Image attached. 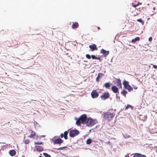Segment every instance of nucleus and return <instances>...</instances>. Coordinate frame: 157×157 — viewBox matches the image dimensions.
I'll use <instances>...</instances> for the list:
<instances>
[{"instance_id": "f257e3e1", "label": "nucleus", "mask_w": 157, "mask_h": 157, "mask_svg": "<svg viewBox=\"0 0 157 157\" xmlns=\"http://www.w3.org/2000/svg\"><path fill=\"white\" fill-rule=\"evenodd\" d=\"M115 114L113 113L106 112L102 114L103 119L107 120L108 121H111L114 117Z\"/></svg>"}, {"instance_id": "f03ea898", "label": "nucleus", "mask_w": 157, "mask_h": 157, "mask_svg": "<svg viewBox=\"0 0 157 157\" xmlns=\"http://www.w3.org/2000/svg\"><path fill=\"white\" fill-rule=\"evenodd\" d=\"M97 123L98 121L96 119H93L90 117H89L86 126L88 127H91Z\"/></svg>"}, {"instance_id": "7ed1b4c3", "label": "nucleus", "mask_w": 157, "mask_h": 157, "mask_svg": "<svg viewBox=\"0 0 157 157\" xmlns=\"http://www.w3.org/2000/svg\"><path fill=\"white\" fill-rule=\"evenodd\" d=\"M80 132L79 131L75 128L73 129L69 130V136L71 137H74L79 135Z\"/></svg>"}, {"instance_id": "20e7f679", "label": "nucleus", "mask_w": 157, "mask_h": 157, "mask_svg": "<svg viewBox=\"0 0 157 157\" xmlns=\"http://www.w3.org/2000/svg\"><path fill=\"white\" fill-rule=\"evenodd\" d=\"M81 122L82 124H86L88 121V117H87L86 114H83L81 115Z\"/></svg>"}, {"instance_id": "39448f33", "label": "nucleus", "mask_w": 157, "mask_h": 157, "mask_svg": "<svg viewBox=\"0 0 157 157\" xmlns=\"http://www.w3.org/2000/svg\"><path fill=\"white\" fill-rule=\"evenodd\" d=\"M110 94L108 91H106L103 93V94L100 96V98L103 100H105L108 99L110 96Z\"/></svg>"}, {"instance_id": "423d86ee", "label": "nucleus", "mask_w": 157, "mask_h": 157, "mask_svg": "<svg viewBox=\"0 0 157 157\" xmlns=\"http://www.w3.org/2000/svg\"><path fill=\"white\" fill-rule=\"evenodd\" d=\"M63 140H62L59 137H58L53 141V144H57L60 145L61 144L63 143Z\"/></svg>"}, {"instance_id": "0eeeda50", "label": "nucleus", "mask_w": 157, "mask_h": 157, "mask_svg": "<svg viewBox=\"0 0 157 157\" xmlns=\"http://www.w3.org/2000/svg\"><path fill=\"white\" fill-rule=\"evenodd\" d=\"M116 81H114V83L115 84H117V86L119 88H122V83L121 81L119 78H116Z\"/></svg>"}, {"instance_id": "6e6552de", "label": "nucleus", "mask_w": 157, "mask_h": 157, "mask_svg": "<svg viewBox=\"0 0 157 157\" xmlns=\"http://www.w3.org/2000/svg\"><path fill=\"white\" fill-rule=\"evenodd\" d=\"M91 95L93 98H96L98 96L99 94L96 90H93L91 93Z\"/></svg>"}, {"instance_id": "1a4fd4ad", "label": "nucleus", "mask_w": 157, "mask_h": 157, "mask_svg": "<svg viewBox=\"0 0 157 157\" xmlns=\"http://www.w3.org/2000/svg\"><path fill=\"white\" fill-rule=\"evenodd\" d=\"M100 53L103 54V57L106 58L107 56L109 54V51H106L105 50L102 48L100 50Z\"/></svg>"}, {"instance_id": "9d476101", "label": "nucleus", "mask_w": 157, "mask_h": 157, "mask_svg": "<svg viewBox=\"0 0 157 157\" xmlns=\"http://www.w3.org/2000/svg\"><path fill=\"white\" fill-rule=\"evenodd\" d=\"M119 88L117 86L113 85L111 87V90L114 93H119Z\"/></svg>"}, {"instance_id": "9b49d317", "label": "nucleus", "mask_w": 157, "mask_h": 157, "mask_svg": "<svg viewBox=\"0 0 157 157\" xmlns=\"http://www.w3.org/2000/svg\"><path fill=\"white\" fill-rule=\"evenodd\" d=\"M89 48L91 51H94L95 50H98L97 45L95 44H93L90 45Z\"/></svg>"}, {"instance_id": "f8f14e48", "label": "nucleus", "mask_w": 157, "mask_h": 157, "mask_svg": "<svg viewBox=\"0 0 157 157\" xmlns=\"http://www.w3.org/2000/svg\"><path fill=\"white\" fill-rule=\"evenodd\" d=\"M35 147L36 151L39 152H40L44 150L43 148L40 145H35Z\"/></svg>"}, {"instance_id": "ddd939ff", "label": "nucleus", "mask_w": 157, "mask_h": 157, "mask_svg": "<svg viewBox=\"0 0 157 157\" xmlns=\"http://www.w3.org/2000/svg\"><path fill=\"white\" fill-rule=\"evenodd\" d=\"M104 75L102 73H99L98 74V76L96 78V81L98 82L99 81L100 79L102 78V77Z\"/></svg>"}, {"instance_id": "4468645a", "label": "nucleus", "mask_w": 157, "mask_h": 157, "mask_svg": "<svg viewBox=\"0 0 157 157\" xmlns=\"http://www.w3.org/2000/svg\"><path fill=\"white\" fill-rule=\"evenodd\" d=\"M133 157H147L146 155H143L140 153H136L133 154Z\"/></svg>"}, {"instance_id": "2eb2a0df", "label": "nucleus", "mask_w": 157, "mask_h": 157, "mask_svg": "<svg viewBox=\"0 0 157 157\" xmlns=\"http://www.w3.org/2000/svg\"><path fill=\"white\" fill-rule=\"evenodd\" d=\"M112 84V83L110 82H105L103 85V86L105 87L107 89H109Z\"/></svg>"}, {"instance_id": "dca6fc26", "label": "nucleus", "mask_w": 157, "mask_h": 157, "mask_svg": "<svg viewBox=\"0 0 157 157\" xmlns=\"http://www.w3.org/2000/svg\"><path fill=\"white\" fill-rule=\"evenodd\" d=\"M122 84L124 86V89L127 88L130 85L128 82L126 80H124L123 81Z\"/></svg>"}, {"instance_id": "f3484780", "label": "nucleus", "mask_w": 157, "mask_h": 157, "mask_svg": "<svg viewBox=\"0 0 157 157\" xmlns=\"http://www.w3.org/2000/svg\"><path fill=\"white\" fill-rule=\"evenodd\" d=\"M79 25L78 22H73L71 27L73 29H75L78 27Z\"/></svg>"}, {"instance_id": "a211bd4d", "label": "nucleus", "mask_w": 157, "mask_h": 157, "mask_svg": "<svg viewBox=\"0 0 157 157\" xmlns=\"http://www.w3.org/2000/svg\"><path fill=\"white\" fill-rule=\"evenodd\" d=\"M9 153L11 156H13L16 155V151L14 149L11 150L9 151Z\"/></svg>"}, {"instance_id": "6ab92c4d", "label": "nucleus", "mask_w": 157, "mask_h": 157, "mask_svg": "<svg viewBox=\"0 0 157 157\" xmlns=\"http://www.w3.org/2000/svg\"><path fill=\"white\" fill-rule=\"evenodd\" d=\"M128 93V92L124 89H123L121 92V94L125 98L126 97V94H127Z\"/></svg>"}, {"instance_id": "aec40b11", "label": "nucleus", "mask_w": 157, "mask_h": 157, "mask_svg": "<svg viewBox=\"0 0 157 157\" xmlns=\"http://www.w3.org/2000/svg\"><path fill=\"white\" fill-rule=\"evenodd\" d=\"M140 37H136L134 39H132L131 41L132 43H135L136 41H137L140 40Z\"/></svg>"}, {"instance_id": "412c9836", "label": "nucleus", "mask_w": 157, "mask_h": 157, "mask_svg": "<svg viewBox=\"0 0 157 157\" xmlns=\"http://www.w3.org/2000/svg\"><path fill=\"white\" fill-rule=\"evenodd\" d=\"M129 108H130L132 109H133L134 108V107L131 105L128 104L125 107V110H127Z\"/></svg>"}, {"instance_id": "4be33fe9", "label": "nucleus", "mask_w": 157, "mask_h": 157, "mask_svg": "<svg viewBox=\"0 0 157 157\" xmlns=\"http://www.w3.org/2000/svg\"><path fill=\"white\" fill-rule=\"evenodd\" d=\"M36 133L33 131H32L31 134L28 136L30 138L33 137L34 136L36 135Z\"/></svg>"}, {"instance_id": "5701e85b", "label": "nucleus", "mask_w": 157, "mask_h": 157, "mask_svg": "<svg viewBox=\"0 0 157 157\" xmlns=\"http://www.w3.org/2000/svg\"><path fill=\"white\" fill-rule=\"evenodd\" d=\"M92 140L90 138H89L86 140V144L89 145L92 143Z\"/></svg>"}, {"instance_id": "b1692460", "label": "nucleus", "mask_w": 157, "mask_h": 157, "mask_svg": "<svg viewBox=\"0 0 157 157\" xmlns=\"http://www.w3.org/2000/svg\"><path fill=\"white\" fill-rule=\"evenodd\" d=\"M125 89L127 90L129 92H131L133 90V88L130 85H129L127 88Z\"/></svg>"}, {"instance_id": "393cba45", "label": "nucleus", "mask_w": 157, "mask_h": 157, "mask_svg": "<svg viewBox=\"0 0 157 157\" xmlns=\"http://www.w3.org/2000/svg\"><path fill=\"white\" fill-rule=\"evenodd\" d=\"M67 146H64V147H59L58 148H53V149H57V150H65V149L67 148Z\"/></svg>"}, {"instance_id": "a878e982", "label": "nucleus", "mask_w": 157, "mask_h": 157, "mask_svg": "<svg viewBox=\"0 0 157 157\" xmlns=\"http://www.w3.org/2000/svg\"><path fill=\"white\" fill-rule=\"evenodd\" d=\"M33 124L34 126L35 127L38 128L40 127V124L38 123H37L36 121H34Z\"/></svg>"}, {"instance_id": "bb28decb", "label": "nucleus", "mask_w": 157, "mask_h": 157, "mask_svg": "<svg viewBox=\"0 0 157 157\" xmlns=\"http://www.w3.org/2000/svg\"><path fill=\"white\" fill-rule=\"evenodd\" d=\"M123 135L124 137L126 139L129 138L131 137V136L130 135H128V134L127 133L123 134Z\"/></svg>"}, {"instance_id": "cd10ccee", "label": "nucleus", "mask_w": 157, "mask_h": 157, "mask_svg": "<svg viewBox=\"0 0 157 157\" xmlns=\"http://www.w3.org/2000/svg\"><path fill=\"white\" fill-rule=\"evenodd\" d=\"M44 144L43 142H34V144L35 145H42V144Z\"/></svg>"}, {"instance_id": "c85d7f7f", "label": "nucleus", "mask_w": 157, "mask_h": 157, "mask_svg": "<svg viewBox=\"0 0 157 157\" xmlns=\"http://www.w3.org/2000/svg\"><path fill=\"white\" fill-rule=\"evenodd\" d=\"M137 21L138 22L141 23L142 25H143L144 23V21L142 20L141 18L137 19Z\"/></svg>"}, {"instance_id": "c756f323", "label": "nucleus", "mask_w": 157, "mask_h": 157, "mask_svg": "<svg viewBox=\"0 0 157 157\" xmlns=\"http://www.w3.org/2000/svg\"><path fill=\"white\" fill-rule=\"evenodd\" d=\"M43 155L45 157H51V155L48 154V153L45 152H44L43 153Z\"/></svg>"}, {"instance_id": "7c9ffc66", "label": "nucleus", "mask_w": 157, "mask_h": 157, "mask_svg": "<svg viewBox=\"0 0 157 157\" xmlns=\"http://www.w3.org/2000/svg\"><path fill=\"white\" fill-rule=\"evenodd\" d=\"M116 98L117 99V101L119 102L120 101V97L118 96L117 94H116Z\"/></svg>"}, {"instance_id": "2f4dec72", "label": "nucleus", "mask_w": 157, "mask_h": 157, "mask_svg": "<svg viewBox=\"0 0 157 157\" xmlns=\"http://www.w3.org/2000/svg\"><path fill=\"white\" fill-rule=\"evenodd\" d=\"M102 57H103L102 56H100L98 55V57L96 56V59L99 60L100 61H101V58Z\"/></svg>"}, {"instance_id": "473e14b6", "label": "nucleus", "mask_w": 157, "mask_h": 157, "mask_svg": "<svg viewBox=\"0 0 157 157\" xmlns=\"http://www.w3.org/2000/svg\"><path fill=\"white\" fill-rule=\"evenodd\" d=\"M70 130V129H69L67 130L64 132L63 135L64 136H67L68 133V131Z\"/></svg>"}, {"instance_id": "72a5a7b5", "label": "nucleus", "mask_w": 157, "mask_h": 157, "mask_svg": "<svg viewBox=\"0 0 157 157\" xmlns=\"http://www.w3.org/2000/svg\"><path fill=\"white\" fill-rule=\"evenodd\" d=\"M25 144H28L29 142V140L28 139H26L24 141Z\"/></svg>"}, {"instance_id": "f704fd0d", "label": "nucleus", "mask_w": 157, "mask_h": 157, "mask_svg": "<svg viewBox=\"0 0 157 157\" xmlns=\"http://www.w3.org/2000/svg\"><path fill=\"white\" fill-rule=\"evenodd\" d=\"M75 120H76V121H81V116L79 117H78V118L75 117Z\"/></svg>"}, {"instance_id": "c9c22d12", "label": "nucleus", "mask_w": 157, "mask_h": 157, "mask_svg": "<svg viewBox=\"0 0 157 157\" xmlns=\"http://www.w3.org/2000/svg\"><path fill=\"white\" fill-rule=\"evenodd\" d=\"M86 57L87 59H90L91 58V56L89 54H86Z\"/></svg>"}, {"instance_id": "e433bc0d", "label": "nucleus", "mask_w": 157, "mask_h": 157, "mask_svg": "<svg viewBox=\"0 0 157 157\" xmlns=\"http://www.w3.org/2000/svg\"><path fill=\"white\" fill-rule=\"evenodd\" d=\"M91 57L93 59H96V56L95 55H91Z\"/></svg>"}, {"instance_id": "4c0bfd02", "label": "nucleus", "mask_w": 157, "mask_h": 157, "mask_svg": "<svg viewBox=\"0 0 157 157\" xmlns=\"http://www.w3.org/2000/svg\"><path fill=\"white\" fill-rule=\"evenodd\" d=\"M81 123V122L80 121H76L75 124L77 125V126H79L80 125Z\"/></svg>"}, {"instance_id": "58836bf2", "label": "nucleus", "mask_w": 157, "mask_h": 157, "mask_svg": "<svg viewBox=\"0 0 157 157\" xmlns=\"http://www.w3.org/2000/svg\"><path fill=\"white\" fill-rule=\"evenodd\" d=\"M152 40V37L151 36L150 37L148 38V40L150 42H151Z\"/></svg>"}, {"instance_id": "ea45409f", "label": "nucleus", "mask_w": 157, "mask_h": 157, "mask_svg": "<svg viewBox=\"0 0 157 157\" xmlns=\"http://www.w3.org/2000/svg\"><path fill=\"white\" fill-rule=\"evenodd\" d=\"M132 86L134 89H135V90H136L137 89V87L135 85H132Z\"/></svg>"}, {"instance_id": "a19ab883", "label": "nucleus", "mask_w": 157, "mask_h": 157, "mask_svg": "<svg viewBox=\"0 0 157 157\" xmlns=\"http://www.w3.org/2000/svg\"><path fill=\"white\" fill-rule=\"evenodd\" d=\"M153 67L156 69H157V66L156 65H153Z\"/></svg>"}, {"instance_id": "79ce46f5", "label": "nucleus", "mask_w": 157, "mask_h": 157, "mask_svg": "<svg viewBox=\"0 0 157 157\" xmlns=\"http://www.w3.org/2000/svg\"><path fill=\"white\" fill-rule=\"evenodd\" d=\"M45 136V135H41V136H39V140H40L41 138V137H44Z\"/></svg>"}, {"instance_id": "37998d69", "label": "nucleus", "mask_w": 157, "mask_h": 157, "mask_svg": "<svg viewBox=\"0 0 157 157\" xmlns=\"http://www.w3.org/2000/svg\"><path fill=\"white\" fill-rule=\"evenodd\" d=\"M60 136H61V138H63V137L64 136V135H63V133H61V134H60Z\"/></svg>"}, {"instance_id": "c03bdc74", "label": "nucleus", "mask_w": 157, "mask_h": 157, "mask_svg": "<svg viewBox=\"0 0 157 157\" xmlns=\"http://www.w3.org/2000/svg\"><path fill=\"white\" fill-rule=\"evenodd\" d=\"M63 137H64V139H65V140H67L68 138V136H64Z\"/></svg>"}, {"instance_id": "a18cd8bd", "label": "nucleus", "mask_w": 157, "mask_h": 157, "mask_svg": "<svg viewBox=\"0 0 157 157\" xmlns=\"http://www.w3.org/2000/svg\"><path fill=\"white\" fill-rule=\"evenodd\" d=\"M94 129H91L89 130V132H88V133H90L92 130H93Z\"/></svg>"}, {"instance_id": "49530a36", "label": "nucleus", "mask_w": 157, "mask_h": 157, "mask_svg": "<svg viewBox=\"0 0 157 157\" xmlns=\"http://www.w3.org/2000/svg\"><path fill=\"white\" fill-rule=\"evenodd\" d=\"M99 126L100 125H96V126L95 127L94 129L97 128L98 127H99Z\"/></svg>"}, {"instance_id": "de8ad7c7", "label": "nucleus", "mask_w": 157, "mask_h": 157, "mask_svg": "<svg viewBox=\"0 0 157 157\" xmlns=\"http://www.w3.org/2000/svg\"><path fill=\"white\" fill-rule=\"evenodd\" d=\"M138 6V4H136L134 6V7H136Z\"/></svg>"}, {"instance_id": "09e8293b", "label": "nucleus", "mask_w": 157, "mask_h": 157, "mask_svg": "<svg viewBox=\"0 0 157 157\" xmlns=\"http://www.w3.org/2000/svg\"><path fill=\"white\" fill-rule=\"evenodd\" d=\"M147 116H144V120H145L147 118Z\"/></svg>"}, {"instance_id": "8fccbe9b", "label": "nucleus", "mask_w": 157, "mask_h": 157, "mask_svg": "<svg viewBox=\"0 0 157 157\" xmlns=\"http://www.w3.org/2000/svg\"><path fill=\"white\" fill-rule=\"evenodd\" d=\"M39 136H38V135H36V139H39Z\"/></svg>"}, {"instance_id": "3c124183", "label": "nucleus", "mask_w": 157, "mask_h": 157, "mask_svg": "<svg viewBox=\"0 0 157 157\" xmlns=\"http://www.w3.org/2000/svg\"><path fill=\"white\" fill-rule=\"evenodd\" d=\"M87 135H85L83 136L84 137V138H85L86 136H87Z\"/></svg>"}, {"instance_id": "603ef678", "label": "nucleus", "mask_w": 157, "mask_h": 157, "mask_svg": "<svg viewBox=\"0 0 157 157\" xmlns=\"http://www.w3.org/2000/svg\"><path fill=\"white\" fill-rule=\"evenodd\" d=\"M141 120H143L144 121H144V117H143L142 118Z\"/></svg>"}, {"instance_id": "864d4df0", "label": "nucleus", "mask_w": 157, "mask_h": 157, "mask_svg": "<svg viewBox=\"0 0 157 157\" xmlns=\"http://www.w3.org/2000/svg\"><path fill=\"white\" fill-rule=\"evenodd\" d=\"M124 157H129L128 155H125Z\"/></svg>"}, {"instance_id": "5fc2aeb1", "label": "nucleus", "mask_w": 157, "mask_h": 157, "mask_svg": "<svg viewBox=\"0 0 157 157\" xmlns=\"http://www.w3.org/2000/svg\"><path fill=\"white\" fill-rule=\"evenodd\" d=\"M123 109H121L120 111L119 112V113L121 111H122L123 110Z\"/></svg>"}, {"instance_id": "6e6d98bb", "label": "nucleus", "mask_w": 157, "mask_h": 157, "mask_svg": "<svg viewBox=\"0 0 157 157\" xmlns=\"http://www.w3.org/2000/svg\"><path fill=\"white\" fill-rule=\"evenodd\" d=\"M98 29H100V27H98Z\"/></svg>"}, {"instance_id": "4d7b16f0", "label": "nucleus", "mask_w": 157, "mask_h": 157, "mask_svg": "<svg viewBox=\"0 0 157 157\" xmlns=\"http://www.w3.org/2000/svg\"><path fill=\"white\" fill-rule=\"evenodd\" d=\"M111 142H110V141H108V142H107V143H108V144H109Z\"/></svg>"}, {"instance_id": "13d9d810", "label": "nucleus", "mask_w": 157, "mask_h": 157, "mask_svg": "<svg viewBox=\"0 0 157 157\" xmlns=\"http://www.w3.org/2000/svg\"><path fill=\"white\" fill-rule=\"evenodd\" d=\"M39 157H43L42 156H41V155H39Z\"/></svg>"}, {"instance_id": "bf43d9fd", "label": "nucleus", "mask_w": 157, "mask_h": 157, "mask_svg": "<svg viewBox=\"0 0 157 157\" xmlns=\"http://www.w3.org/2000/svg\"><path fill=\"white\" fill-rule=\"evenodd\" d=\"M73 44L75 46H76V44Z\"/></svg>"}, {"instance_id": "052dcab7", "label": "nucleus", "mask_w": 157, "mask_h": 157, "mask_svg": "<svg viewBox=\"0 0 157 157\" xmlns=\"http://www.w3.org/2000/svg\"><path fill=\"white\" fill-rule=\"evenodd\" d=\"M110 98V100H112V98Z\"/></svg>"}, {"instance_id": "680f3d73", "label": "nucleus", "mask_w": 157, "mask_h": 157, "mask_svg": "<svg viewBox=\"0 0 157 157\" xmlns=\"http://www.w3.org/2000/svg\"><path fill=\"white\" fill-rule=\"evenodd\" d=\"M117 94H119V93H116Z\"/></svg>"}, {"instance_id": "e2e57ef3", "label": "nucleus", "mask_w": 157, "mask_h": 157, "mask_svg": "<svg viewBox=\"0 0 157 157\" xmlns=\"http://www.w3.org/2000/svg\"><path fill=\"white\" fill-rule=\"evenodd\" d=\"M22 157H24V156H23V155H22Z\"/></svg>"}, {"instance_id": "0e129e2a", "label": "nucleus", "mask_w": 157, "mask_h": 157, "mask_svg": "<svg viewBox=\"0 0 157 157\" xmlns=\"http://www.w3.org/2000/svg\"><path fill=\"white\" fill-rule=\"evenodd\" d=\"M155 7H154L153 8V10H155Z\"/></svg>"}, {"instance_id": "69168bd1", "label": "nucleus", "mask_w": 157, "mask_h": 157, "mask_svg": "<svg viewBox=\"0 0 157 157\" xmlns=\"http://www.w3.org/2000/svg\"><path fill=\"white\" fill-rule=\"evenodd\" d=\"M112 59H111V62H112Z\"/></svg>"}, {"instance_id": "338daca9", "label": "nucleus", "mask_w": 157, "mask_h": 157, "mask_svg": "<svg viewBox=\"0 0 157 157\" xmlns=\"http://www.w3.org/2000/svg\"><path fill=\"white\" fill-rule=\"evenodd\" d=\"M137 4H138V5H139V4L138 3Z\"/></svg>"}, {"instance_id": "774afa93", "label": "nucleus", "mask_w": 157, "mask_h": 157, "mask_svg": "<svg viewBox=\"0 0 157 157\" xmlns=\"http://www.w3.org/2000/svg\"><path fill=\"white\" fill-rule=\"evenodd\" d=\"M114 111H116V109H115L114 110Z\"/></svg>"}]
</instances>
